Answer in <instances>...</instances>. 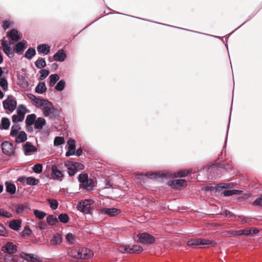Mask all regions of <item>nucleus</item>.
<instances>
[{
  "instance_id": "obj_17",
  "label": "nucleus",
  "mask_w": 262,
  "mask_h": 262,
  "mask_svg": "<svg viewBox=\"0 0 262 262\" xmlns=\"http://www.w3.org/2000/svg\"><path fill=\"white\" fill-rule=\"evenodd\" d=\"M27 42L25 40H22L17 42L13 48L14 52H15L17 54L20 55L23 54L25 50L26 49Z\"/></svg>"
},
{
  "instance_id": "obj_28",
  "label": "nucleus",
  "mask_w": 262,
  "mask_h": 262,
  "mask_svg": "<svg viewBox=\"0 0 262 262\" xmlns=\"http://www.w3.org/2000/svg\"><path fill=\"white\" fill-rule=\"evenodd\" d=\"M145 176L150 179H157L159 178H166L167 174L161 172H146Z\"/></svg>"
},
{
  "instance_id": "obj_48",
  "label": "nucleus",
  "mask_w": 262,
  "mask_h": 262,
  "mask_svg": "<svg viewBox=\"0 0 262 262\" xmlns=\"http://www.w3.org/2000/svg\"><path fill=\"white\" fill-rule=\"evenodd\" d=\"M89 176L87 173H81L78 176L77 179L79 182L81 184L82 183L85 182L88 180Z\"/></svg>"
},
{
  "instance_id": "obj_22",
  "label": "nucleus",
  "mask_w": 262,
  "mask_h": 262,
  "mask_svg": "<svg viewBox=\"0 0 262 262\" xmlns=\"http://www.w3.org/2000/svg\"><path fill=\"white\" fill-rule=\"evenodd\" d=\"M64 166L68 169V173L70 177L74 176L77 172L74 162H67L64 163Z\"/></svg>"
},
{
  "instance_id": "obj_42",
  "label": "nucleus",
  "mask_w": 262,
  "mask_h": 262,
  "mask_svg": "<svg viewBox=\"0 0 262 262\" xmlns=\"http://www.w3.org/2000/svg\"><path fill=\"white\" fill-rule=\"evenodd\" d=\"M33 214L37 219L40 220L43 219L47 215V213L45 212L38 209L34 210Z\"/></svg>"
},
{
  "instance_id": "obj_47",
  "label": "nucleus",
  "mask_w": 262,
  "mask_h": 262,
  "mask_svg": "<svg viewBox=\"0 0 262 262\" xmlns=\"http://www.w3.org/2000/svg\"><path fill=\"white\" fill-rule=\"evenodd\" d=\"M219 167L226 171H229L232 169V166L231 164L224 161L219 163Z\"/></svg>"
},
{
  "instance_id": "obj_29",
  "label": "nucleus",
  "mask_w": 262,
  "mask_h": 262,
  "mask_svg": "<svg viewBox=\"0 0 262 262\" xmlns=\"http://www.w3.org/2000/svg\"><path fill=\"white\" fill-rule=\"evenodd\" d=\"M46 121L42 117H38L36 118L34 123V127L35 129L40 130L42 129L43 127L46 125Z\"/></svg>"
},
{
  "instance_id": "obj_62",
  "label": "nucleus",
  "mask_w": 262,
  "mask_h": 262,
  "mask_svg": "<svg viewBox=\"0 0 262 262\" xmlns=\"http://www.w3.org/2000/svg\"><path fill=\"white\" fill-rule=\"evenodd\" d=\"M31 232L30 228L28 226H26L23 231L21 234L23 236H28L30 235Z\"/></svg>"
},
{
  "instance_id": "obj_10",
  "label": "nucleus",
  "mask_w": 262,
  "mask_h": 262,
  "mask_svg": "<svg viewBox=\"0 0 262 262\" xmlns=\"http://www.w3.org/2000/svg\"><path fill=\"white\" fill-rule=\"evenodd\" d=\"M3 152L7 156H12L14 154L13 144L9 141H4L1 144Z\"/></svg>"
},
{
  "instance_id": "obj_39",
  "label": "nucleus",
  "mask_w": 262,
  "mask_h": 262,
  "mask_svg": "<svg viewBox=\"0 0 262 262\" xmlns=\"http://www.w3.org/2000/svg\"><path fill=\"white\" fill-rule=\"evenodd\" d=\"M35 65L38 69L44 68L47 66L46 60L43 58H39L35 62Z\"/></svg>"
},
{
  "instance_id": "obj_4",
  "label": "nucleus",
  "mask_w": 262,
  "mask_h": 262,
  "mask_svg": "<svg viewBox=\"0 0 262 262\" xmlns=\"http://www.w3.org/2000/svg\"><path fill=\"white\" fill-rule=\"evenodd\" d=\"M93 251L85 248H79L75 252H72V256L75 259H88L92 257Z\"/></svg>"
},
{
  "instance_id": "obj_26",
  "label": "nucleus",
  "mask_w": 262,
  "mask_h": 262,
  "mask_svg": "<svg viewBox=\"0 0 262 262\" xmlns=\"http://www.w3.org/2000/svg\"><path fill=\"white\" fill-rule=\"evenodd\" d=\"M51 47L46 43H42L37 46V50L40 54L48 55L50 52Z\"/></svg>"
},
{
  "instance_id": "obj_5",
  "label": "nucleus",
  "mask_w": 262,
  "mask_h": 262,
  "mask_svg": "<svg viewBox=\"0 0 262 262\" xmlns=\"http://www.w3.org/2000/svg\"><path fill=\"white\" fill-rule=\"evenodd\" d=\"M17 115H13L12 117V120L14 123H17L22 121L25 116V114L30 111L23 104H20L18 106L17 109Z\"/></svg>"
},
{
  "instance_id": "obj_30",
  "label": "nucleus",
  "mask_w": 262,
  "mask_h": 262,
  "mask_svg": "<svg viewBox=\"0 0 262 262\" xmlns=\"http://www.w3.org/2000/svg\"><path fill=\"white\" fill-rule=\"evenodd\" d=\"M13 137L15 138V142L17 143L24 142L27 139V134L24 131H20L16 136Z\"/></svg>"
},
{
  "instance_id": "obj_2",
  "label": "nucleus",
  "mask_w": 262,
  "mask_h": 262,
  "mask_svg": "<svg viewBox=\"0 0 262 262\" xmlns=\"http://www.w3.org/2000/svg\"><path fill=\"white\" fill-rule=\"evenodd\" d=\"M43 113L45 116L49 117L50 119H55L59 115V110L54 107L50 101V103L42 105Z\"/></svg>"
},
{
  "instance_id": "obj_21",
  "label": "nucleus",
  "mask_w": 262,
  "mask_h": 262,
  "mask_svg": "<svg viewBox=\"0 0 262 262\" xmlns=\"http://www.w3.org/2000/svg\"><path fill=\"white\" fill-rule=\"evenodd\" d=\"M169 185L174 189L183 187L186 184V181L184 179H176L169 181Z\"/></svg>"
},
{
  "instance_id": "obj_1",
  "label": "nucleus",
  "mask_w": 262,
  "mask_h": 262,
  "mask_svg": "<svg viewBox=\"0 0 262 262\" xmlns=\"http://www.w3.org/2000/svg\"><path fill=\"white\" fill-rule=\"evenodd\" d=\"M187 245L189 246H208L210 245L214 247L216 243L214 241H210L208 239L197 238H192L187 241Z\"/></svg>"
},
{
  "instance_id": "obj_16",
  "label": "nucleus",
  "mask_w": 262,
  "mask_h": 262,
  "mask_svg": "<svg viewBox=\"0 0 262 262\" xmlns=\"http://www.w3.org/2000/svg\"><path fill=\"white\" fill-rule=\"evenodd\" d=\"M68 151L66 153L67 157L74 155L76 152L75 141L70 139L67 143Z\"/></svg>"
},
{
  "instance_id": "obj_57",
  "label": "nucleus",
  "mask_w": 262,
  "mask_h": 262,
  "mask_svg": "<svg viewBox=\"0 0 262 262\" xmlns=\"http://www.w3.org/2000/svg\"><path fill=\"white\" fill-rule=\"evenodd\" d=\"M37 227L40 230H44L48 229V225L44 221H39L37 223Z\"/></svg>"
},
{
  "instance_id": "obj_53",
  "label": "nucleus",
  "mask_w": 262,
  "mask_h": 262,
  "mask_svg": "<svg viewBox=\"0 0 262 262\" xmlns=\"http://www.w3.org/2000/svg\"><path fill=\"white\" fill-rule=\"evenodd\" d=\"M39 73L40 74V75L39 77V80H44L49 74L50 72L47 69H41Z\"/></svg>"
},
{
  "instance_id": "obj_38",
  "label": "nucleus",
  "mask_w": 262,
  "mask_h": 262,
  "mask_svg": "<svg viewBox=\"0 0 262 262\" xmlns=\"http://www.w3.org/2000/svg\"><path fill=\"white\" fill-rule=\"evenodd\" d=\"M36 119V116L35 114H31L27 115L26 120L25 124L28 125H33Z\"/></svg>"
},
{
  "instance_id": "obj_3",
  "label": "nucleus",
  "mask_w": 262,
  "mask_h": 262,
  "mask_svg": "<svg viewBox=\"0 0 262 262\" xmlns=\"http://www.w3.org/2000/svg\"><path fill=\"white\" fill-rule=\"evenodd\" d=\"M137 242L145 245H151L155 243V237L149 233L144 232L137 235Z\"/></svg>"
},
{
  "instance_id": "obj_59",
  "label": "nucleus",
  "mask_w": 262,
  "mask_h": 262,
  "mask_svg": "<svg viewBox=\"0 0 262 262\" xmlns=\"http://www.w3.org/2000/svg\"><path fill=\"white\" fill-rule=\"evenodd\" d=\"M233 236L245 235V230H235L232 231Z\"/></svg>"
},
{
  "instance_id": "obj_49",
  "label": "nucleus",
  "mask_w": 262,
  "mask_h": 262,
  "mask_svg": "<svg viewBox=\"0 0 262 262\" xmlns=\"http://www.w3.org/2000/svg\"><path fill=\"white\" fill-rule=\"evenodd\" d=\"M66 86V82L63 80H59L57 83L56 84L55 89L61 92L62 91Z\"/></svg>"
},
{
  "instance_id": "obj_60",
  "label": "nucleus",
  "mask_w": 262,
  "mask_h": 262,
  "mask_svg": "<svg viewBox=\"0 0 262 262\" xmlns=\"http://www.w3.org/2000/svg\"><path fill=\"white\" fill-rule=\"evenodd\" d=\"M0 216L10 218L12 217V214L6 211L3 209H0Z\"/></svg>"
},
{
  "instance_id": "obj_51",
  "label": "nucleus",
  "mask_w": 262,
  "mask_h": 262,
  "mask_svg": "<svg viewBox=\"0 0 262 262\" xmlns=\"http://www.w3.org/2000/svg\"><path fill=\"white\" fill-rule=\"evenodd\" d=\"M64 139L62 137H56L54 140V145L55 146H58L64 143Z\"/></svg>"
},
{
  "instance_id": "obj_25",
  "label": "nucleus",
  "mask_w": 262,
  "mask_h": 262,
  "mask_svg": "<svg viewBox=\"0 0 262 262\" xmlns=\"http://www.w3.org/2000/svg\"><path fill=\"white\" fill-rule=\"evenodd\" d=\"M243 192L241 190H229L228 189H223L220 193L224 196H230L233 195L241 194Z\"/></svg>"
},
{
  "instance_id": "obj_43",
  "label": "nucleus",
  "mask_w": 262,
  "mask_h": 262,
  "mask_svg": "<svg viewBox=\"0 0 262 262\" xmlns=\"http://www.w3.org/2000/svg\"><path fill=\"white\" fill-rule=\"evenodd\" d=\"M20 127L18 124L13 125L11 128V131L10 133V135L13 137L14 136H16L18 133L20 132Z\"/></svg>"
},
{
  "instance_id": "obj_64",
  "label": "nucleus",
  "mask_w": 262,
  "mask_h": 262,
  "mask_svg": "<svg viewBox=\"0 0 262 262\" xmlns=\"http://www.w3.org/2000/svg\"><path fill=\"white\" fill-rule=\"evenodd\" d=\"M2 27L5 30L8 29L10 27V22L6 20L3 21Z\"/></svg>"
},
{
  "instance_id": "obj_27",
  "label": "nucleus",
  "mask_w": 262,
  "mask_h": 262,
  "mask_svg": "<svg viewBox=\"0 0 262 262\" xmlns=\"http://www.w3.org/2000/svg\"><path fill=\"white\" fill-rule=\"evenodd\" d=\"M6 191L11 195H13L16 192V186L15 184L10 181H7L5 182Z\"/></svg>"
},
{
  "instance_id": "obj_32",
  "label": "nucleus",
  "mask_w": 262,
  "mask_h": 262,
  "mask_svg": "<svg viewBox=\"0 0 262 262\" xmlns=\"http://www.w3.org/2000/svg\"><path fill=\"white\" fill-rule=\"evenodd\" d=\"M47 91V87L45 82H39L35 88L36 93L42 94Z\"/></svg>"
},
{
  "instance_id": "obj_55",
  "label": "nucleus",
  "mask_w": 262,
  "mask_h": 262,
  "mask_svg": "<svg viewBox=\"0 0 262 262\" xmlns=\"http://www.w3.org/2000/svg\"><path fill=\"white\" fill-rule=\"evenodd\" d=\"M48 202L50 205V207L53 209L55 210L58 208V203L55 199H48Z\"/></svg>"
},
{
  "instance_id": "obj_34",
  "label": "nucleus",
  "mask_w": 262,
  "mask_h": 262,
  "mask_svg": "<svg viewBox=\"0 0 262 262\" xmlns=\"http://www.w3.org/2000/svg\"><path fill=\"white\" fill-rule=\"evenodd\" d=\"M36 50L34 48L30 47L26 51L24 56L27 59L30 60L36 55Z\"/></svg>"
},
{
  "instance_id": "obj_58",
  "label": "nucleus",
  "mask_w": 262,
  "mask_h": 262,
  "mask_svg": "<svg viewBox=\"0 0 262 262\" xmlns=\"http://www.w3.org/2000/svg\"><path fill=\"white\" fill-rule=\"evenodd\" d=\"M229 126V124H228V126L227 132V134H226V138H225L224 146V147H223V149H222V150L221 151V155L219 156L220 157H221V158H222V157H221L222 156L223 153L224 152L225 154V152H226V144H227V142Z\"/></svg>"
},
{
  "instance_id": "obj_31",
  "label": "nucleus",
  "mask_w": 262,
  "mask_h": 262,
  "mask_svg": "<svg viewBox=\"0 0 262 262\" xmlns=\"http://www.w3.org/2000/svg\"><path fill=\"white\" fill-rule=\"evenodd\" d=\"M10 125V120L8 118L3 117L2 118L0 122V129L2 130H7L9 129Z\"/></svg>"
},
{
  "instance_id": "obj_40",
  "label": "nucleus",
  "mask_w": 262,
  "mask_h": 262,
  "mask_svg": "<svg viewBox=\"0 0 262 262\" xmlns=\"http://www.w3.org/2000/svg\"><path fill=\"white\" fill-rule=\"evenodd\" d=\"M59 79V77L57 74H51L49 76V86H53Z\"/></svg>"
},
{
  "instance_id": "obj_12",
  "label": "nucleus",
  "mask_w": 262,
  "mask_h": 262,
  "mask_svg": "<svg viewBox=\"0 0 262 262\" xmlns=\"http://www.w3.org/2000/svg\"><path fill=\"white\" fill-rule=\"evenodd\" d=\"M99 212L111 217L116 216L121 213L120 209L116 208H103L99 210Z\"/></svg>"
},
{
  "instance_id": "obj_54",
  "label": "nucleus",
  "mask_w": 262,
  "mask_h": 262,
  "mask_svg": "<svg viewBox=\"0 0 262 262\" xmlns=\"http://www.w3.org/2000/svg\"><path fill=\"white\" fill-rule=\"evenodd\" d=\"M75 235L72 233H68L66 236V239L68 242L69 244L72 245L74 244L75 241Z\"/></svg>"
},
{
  "instance_id": "obj_56",
  "label": "nucleus",
  "mask_w": 262,
  "mask_h": 262,
  "mask_svg": "<svg viewBox=\"0 0 262 262\" xmlns=\"http://www.w3.org/2000/svg\"><path fill=\"white\" fill-rule=\"evenodd\" d=\"M189 173V171L186 170H180L177 171V172L175 174V177L184 178L187 176Z\"/></svg>"
},
{
  "instance_id": "obj_6",
  "label": "nucleus",
  "mask_w": 262,
  "mask_h": 262,
  "mask_svg": "<svg viewBox=\"0 0 262 262\" xmlns=\"http://www.w3.org/2000/svg\"><path fill=\"white\" fill-rule=\"evenodd\" d=\"M3 106L5 110L11 112H13L17 106L16 98L12 95L8 96L7 98L3 101Z\"/></svg>"
},
{
  "instance_id": "obj_35",
  "label": "nucleus",
  "mask_w": 262,
  "mask_h": 262,
  "mask_svg": "<svg viewBox=\"0 0 262 262\" xmlns=\"http://www.w3.org/2000/svg\"><path fill=\"white\" fill-rule=\"evenodd\" d=\"M236 184L234 183H219V186L217 187V189L222 190L223 189H231L235 187Z\"/></svg>"
},
{
  "instance_id": "obj_18",
  "label": "nucleus",
  "mask_w": 262,
  "mask_h": 262,
  "mask_svg": "<svg viewBox=\"0 0 262 262\" xmlns=\"http://www.w3.org/2000/svg\"><path fill=\"white\" fill-rule=\"evenodd\" d=\"M24 154L26 156L30 155L31 153L36 152L37 148L31 142H27L23 146Z\"/></svg>"
},
{
  "instance_id": "obj_20",
  "label": "nucleus",
  "mask_w": 262,
  "mask_h": 262,
  "mask_svg": "<svg viewBox=\"0 0 262 262\" xmlns=\"http://www.w3.org/2000/svg\"><path fill=\"white\" fill-rule=\"evenodd\" d=\"M67 55L63 49L59 50L53 55V59L56 61L63 62L67 58Z\"/></svg>"
},
{
  "instance_id": "obj_7",
  "label": "nucleus",
  "mask_w": 262,
  "mask_h": 262,
  "mask_svg": "<svg viewBox=\"0 0 262 262\" xmlns=\"http://www.w3.org/2000/svg\"><path fill=\"white\" fill-rule=\"evenodd\" d=\"M91 204L92 201L91 200H85L83 201H80L77 205V209L84 213L91 214L92 213V209L91 207Z\"/></svg>"
},
{
  "instance_id": "obj_50",
  "label": "nucleus",
  "mask_w": 262,
  "mask_h": 262,
  "mask_svg": "<svg viewBox=\"0 0 262 262\" xmlns=\"http://www.w3.org/2000/svg\"><path fill=\"white\" fill-rule=\"evenodd\" d=\"M8 81L5 77H3L0 79V86L4 91H7L8 90Z\"/></svg>"
},
{
  "instance_id": "obj_37",
  "label": "nucleus",
  "mask_w": 262,
  "mask_h": 262,
  "mask_svg": "<svg viewBox=\"0 0 262 262\" xmlns=\"http://www.w3.org/2000/svg\"><path fill=\"white\" fill-rule=\"evenodd\" d=\"M21 257L26 260L28 261L36 262L38 261V257L34 256L33 254L24 253Z\"/></svg>"
},
{
  "instance_id": "obj_41",
  "label": "nucleus",
  "mask_w": 262,
  "mask_h": 262,
  "mask_svg": "<svg viewBox=\"0 0 262 262\" xmlns=\"http://www.w3.org/2000/svg\"><path fill=\"white\" fill-rule=\"evenodd\" d=\"M15 212L17 214L23 213L27 209V206L23 204H16L15 206Z\"/></svg>"
},
{
  "instance_id": "obj_13",
  "label": "nucleus",
  "mask_w": 262,
  "mask_h": 262,
  "mask_svg": "<svg viewBox=\"0 0 262 262\" xmlns=\"http://www.w3.org/2000/svg\"><path fill=\"white\" fill-rule=\"evenodd\" d=\"M7 36L13 42H16L21 39L22 36L20 35L18 31L16 29H12L7 32Z\"/></svg>"
},
{
  "instance_id": "obj_19",
  "label": "nucleus",
  "mask_w": 262,
  "mask_h": 262,
  "mask_svg": "<svg viewBox=\"0 0 262 262\" xmlns=\"http://www.w3.org/2000/svg\"><path fill=\"white\" fill-rule=\"evenodd\" d=\"M51 176L53 179L62 181L64 174L62 171L57 168L56 166H53L52 167Z\"/></svg>"
},
{
  "instance_id": "obj_24",
  "label": "nucleus",
  "mask_w": 262,
  "mask_h": 262,
  "mask_svg": "<svg viewBox=\"0 0 262 262\" xmlns=\"http://www.w3.org/2000/svg\"><path fill=\"white\" fill-rule=\"evenodd\" d=\"M95 186L94 180L93 179H90L89 178L88 180L85 181V182L80 184L79 187L83 189L90 190L92 189Z\"/></svg>"
},
{
  "instance_id": "obj_33",
  "label": "nucleus",
  "mask_w": 262,
  "mask_h": 262,
  "mask_svg": "<svg viewBox=\"0 0 262 262\" xmlns=\"http://www.w3.org/2000/svg\"><path fill=\"white\" fill-rule=\"evenodd\" d=\"M21 223L20 220H13L10 222L9 227L15 231H18L21 227Z\"/></svg>"
},
{
  "instance_id": "obj_36",
  "label": "nucleus",
  "mask_w": 262,
  "mask_h": 262,
  "mask_svg": "<svg viewBox=\"0 0 262 262\" xmlns=\"http://www.w3.org/2000/svg\"><path fill=\"white\" fill-rule=\"evenodd\" d=\"M46 221L48 224L50 226L56 225L58 223V219L52 214L48 215Z\"/></svg>"
},
{
  "instance_id": "obj_23",
  "label": "nucleus",
  "mask_w": 262,
  "mask_h": 262,
  "mask_svg": "<svg viewBox=\"0 0 262 262\" xmlns=\"http://www.w3.org/2000/svg\"><path fill=\"white\" fill-rule=\"evenodd\" d=\"M63 240L62 235L59 233H55L53 234L50 240V243L53 246H58L61 244Z\"/></svg>"
},
{
  "instance_id": "obj_63",
  "label": "nucleus",
  "mask_w": 262,
  "mask_h": 262,
  "mask_svg": "<svg viewBox=\"0 0 262 262\" xmlns=\"http://www.w3.org/2000/svg\"><path fill=\"white\" fill-rule=\"evenodd\" d=\"M74 164L76 168L77 171L78 170H83L84 169V166L81 163L76 162H74Z\"/></svg>"
},
{
  "instance_id": "obj_9",
  "label": "nucleus",
  "mask_w": 262,
  "mask_h": 262,
  "mask_svg": "<svg viewBox=\"0 0 262 262\" xmlns=\"http://www.w3.org/2000/svg\"><path fill=\"white\" fill-rule=\"evenodd\" d=\"M220 169L221 168L219 167V163L217 164V166L214 165L210 166L208 169V178L209 179H215L220 178L222 174Z\"/></svg>"
},
{
  "instance_id": "obj_14",
  "label": "nucleus",
  "mask_w": 262,
  "mask_h": 262,
  "mask_svg": "<svg viewBox=\"0 0 262 262\" xmlns=\"http://www.w3.org/2000/svg\"><path fill=\"white\" fill-rule=\"evenodd\" d=\"M2 250L4 253L14 254L17 251V246L13 243L8 242L2 247Z\"/></svg>"
},
{
  "instance_id": "obj_11",
  "label": "nucleus",
  "mask_w": 262,
  "mask_h": 262,
  "mask_svg": "<svg viewBox=\"0 0 262 262\" xmlns=\"http://www.w3.org/2000/svg\"><path fill=\"white\" fill-rule=\"evenodd\" d=\"M2 46L3 47V52L9 57L13 58L14 56V51L11 48L12 42H8L6 40L2 41Z\"/></svg>"
},
{
  "instance_id": "obj_8",
  "label": "nucleus",
  "mask_w": 262,
  "mask_h": 262,
  "mask_svg": "<svg viewBox=\"0 0 262 262\" xmlns=\"http://www.w3.org/2000/svg\"><path fill=\"white\" fill-rule=\"evenodd\" d=\"M142 247L138 245H126L122 247L121 252L127 254H137L142 252Z\"/></svg>"
},
{
  "instance_id": "obj_15",
  "label": "nucleus",
  "mask_w": 262,
  "mask_h": 262,
  "mask_svg": "<svg viewBox=\"0 0 262 262\" xmlns=\"http://www.w3.org/2000/svg\"><path fill=\"white\" fill-rule=\"evenodd\" d=\"M29 98L31 99L35 103V105L38 107H42V105L50 103V101L47 99H41L40 97H37L33 94H30Z\"/></svg>"
},
{
  "instance_id": "obj_45",
  "label": "nucleus",
  "mask_w": 262,
  "mask_h": 262,
  "mask_svg": "<svg viewBox=\"0 0 262 262\" xmlns=\"http://www.w3.org/2000/svg\"><path fill=\"white\" fill-rule=\"evenodd\" d=\"M219 186V184L215 186H213L211 184H209L205 187V190L206 191H214V192H220L221 190L217 189V187Z\"/></svg>"
},
{
  "instance_id": "obj_61",
  "label": "nucleus",
  "mask_w": 262,
  "mask_h": 262,
  "mask_svg": "<svg viewBox=\"0 0 262 262\" xmlns=\"http://www.w3.org/2000/svg\"><path fill=\"white\" fill-rule=\"evenodd\" d=\"M253 204L255 206L262 207V195L255 200Z\"/></svg>"
},
{
  "instance_id": "obj_52",
  "label": "nucleus",
  "mask_w": 262,
  "mask_h": 262,
  "mask_svg": "<svg viewBox=\"0 0 262 262\" xmlns=\"http://www.w3.org/2000/svg\"><path fill=\"white\" fill-rule=\"evenodd\" d=\"M42 165L40 163L34 165L32 167L33 171L36 173H41L42 171Z\"/></svg>"
},
{
  "instance_id": "obj_46",
  "label": "nucleus",
  "mask_w": 262,
  "mask_h": 262,
  "mask_svg": "<svg viewBox=\"0 0 262 262\" xmlns=\"http://www.w3.org/2000/svg\"><path fill=\"white\" fill-rule=\"evenodd\" d=\"M58 220L62 223L66 224L69 222L70 218L67 214L61 213L58 215Z\"/></svg>"
},
{
  "instance_id": "obj_44",
  "label": "nucleus",
  "mask_w": 262,
  "mask_h": 262,
  "mask_svg": "<svg viewBox=\"0 0 262 262\" xmlns=\"http://www.w3.org/2000/svg\"><path fill=\"white\" fill-rule=\"evenodd\" d=\"M39 182L38 179L34 178L33 177H29L27 178L26 183L28 185L35 186L37 185Z\"/></svg>"
}]
</instances>
